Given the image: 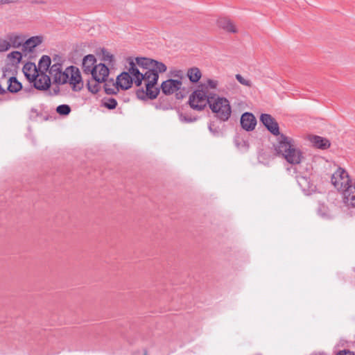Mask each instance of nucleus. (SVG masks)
<instances>
[{
	"label": "nucleus",
	"mask_w": 355,
	"mask_h": 355,
	"mask_svg": "<svg viewBox=\"0 0 355 355\" xmlns=\"http://www.w3.org/2000/svg\"><path fill=\"white\" fill-rule=\"evenodd\" d=\"M260 121L274 135L277 136L274 148L278 155H282L289 164H298L303 158L302 153L297 148L292 138L279 133V125L276 120L268 114H262Z\"/></svg>",
	"instance_id": "1"
},
{
	"label": "nucleus",
	"mask_w": 355,
	"mask_h": 355,
	"mask_svg": "<svg viewBox=\"0 0 355 355\" xmlns=\"http://www.w3.org/2000/svg\"><path fill=\"white\" fill-rule=\"evenodd\" d=\"M129 73H130L137 86L141 84L142 80L145 82L146 88L139 89L137 91V96L140 99H155V93L153 88L155 85V69H150L144 73L140 72L133 61L130 62Z\"/></svg>",
	"instance_id": "2"
},
{
	"label": "nucleus",
	"mask_w": 355,
	"mask_h": 355,
	"mask_svg": "<svg viewBox=\"0 0 355 355\" xmlns=\"http://www.w3.org/2000/svg\"><path fill=\"white\" fill-rule=\"evenodd\" d=\"M55 82L62 85L69 83L75 92L80 91L84 85L80 71L74 66L67 67L63 73L59 72L55 75Z\"/></svg>",
	"instance_id": "3"
},
{
	"label": "nucleus",
	"mask_w": 355,
	"mask_h": 355,
	"mask_svg": "<svg viewBox=\"0 0 355 355\" xmlns=\"http://www.w3.org/2000/svg\"><path fill=\"white\" fill-rule=\"evenodd\" d=\"M213 94L209 92L207 86L200 85L189 96V103L191 107L198 111L204 110L207 104L209 105Z\"/></svg>",
	"instance_id": "4"
},
{
	"label": "nucleus",
	"mask_w": 355,
	"mask_h": 355,
	"mask_svg": "<svg viewBox=\"0 0 355 355\" xmlns=\"http://www.w3.org/2000/svg\"><path fill=\"white\" fill-rule=\"evenodd\" d=\"M209 107L215 116L222 121H227L232 114V108L229 101L225 97L213 94L211 98Z\"/></svg>",
	"instance_id": "5"
},
{
	"label": "nucleus",
	"mask_w": 355,
	"mask_h": 355,
	"mask_svg": "<svg viewBox=\"0 0 355 355\" xmlns=\"http://www.w3.org/2000/svg\"><path fill=\"white\" fill-rule=\"evenodd\" d=\"M332 184L340 191L344 192V189L349 187L353 182L350 180L347 171L339 168L331 176Z\"/></svg>",
	"instance_id": "6"
},
{
	"label": "nucleus",
	"mask_w": 355,
	"mask_h": 355,
	"mask_svg": "<svg viewBox=\"0 0 355 355\" xmlns=\"http://www.w3.org/2000/svg\"><path fill=\"white\" fill-rule=\"evenodd\" d=\"M108 67L103 63L96 64L95 67H93V71L91 73L92 78L98 83H103L106 80V78L109 76Z\"/></svg>",
	"instance_id": "7"
},
{
	"label": "nucleus",
	"mask_w": 355,
	"mask_h": 355,
	"mask_svg": "<svg viewBox=\"0 0 355 355\" xmlns=\"http://www.w3.org/2000/svg\"><path fill=\"white\" fill-rule=\"evenodd\" d=\"M182 86V80L168 79L162 83L161 88L164 94L169 95L181 89Z\"/></svg>",
	"instance_id": "8"
},
{
	"label": "nucleus",
	"mask_w": 355,
	"mask_h": 355,
	"mask_svg": "<svg viewBox=\"0 0 355 355\" xmlns=\"http://www.w3.org/2000/svg\"><path fill=\"white\" fill-rule=\"evenodd\" d=\"M30 82L33 83L34 87L40 90H46L51 85L50 78L44 73H38L35 78H33Z\"/></svg>",
	"instance_id": "9"
},
{
	"label": "nucleus",
	"mask_w": 355,
	"mask_h": 355,
	"mask_svg": "<svg viewBox=\"0 0 355 355\" xmlns=\"http://www.w3.org/2000/svg\"><path fill=\"white\" fill-rule=\"evenodd\" d=\"M343 202L349 208H355V181L344 189Z\"/></svg>",
	"instance_id": "10"
},
{
	"label": "nucleus",
	"mask_w": 355,
	"mask_h": 355,
	"mask_svg": "<svg viewBox=\"0 0 355 355\" xmlns=\"http://www.w3.org/2000/svg\"><path fill=\"white\" fill-rule=\"evenodd\" d=\"M256 124V118L252 113L245 112L242 114L241 117V125L244 130L252 131L254 129Z\"/></svg>",
	"instance_id": "11"
},
{
	"label": "nucleus",
	"mask_w": 355,
	"mask_h": 355,
	"mask_svg": "<svg viewBox=\"0 0 355 355\" xmlns=\"http://www.w3.org/2000/svg\"><path fill=\"white\" fill-rule=\"evenodd\" d=\"M116 80L119 89H128L131 87L134 80L128 72H123L117 76Z\"/></svg>",
	"instance_id": "12"
},
{
	"label": "nucleus",
	"mask_w": 355,
	"mask_h": 355,
	"mask_svg": "<svg viewBox=\"0 0 355 355\" xmlns=\"http://www.w3.org/2000/svg\"><path fill=\"white\" fill-rule=\"evenodd\" d=\"M96 59L92 54L87 55L84 57L82 63L83 72L87 74H91L93 71V67H95Z\"/></svg>",
	"instance_id": "13"
},
{
	"label": "nucleus",
	"mask_w": 355,
	"mask_h": 355,
	"mask_svg": "<svg viewBox=\"0 0 355 355\" xmlns=\"http://www.w3.org/2000/svg\"><path fill=\"white\" fill-rule=\"evenodd\" d=\"M309 140L318 148L327 149L330 146V141L327 139L320 136L310 135L309 137Z\"/></svg>",
	"instance_id": "14"
},
{
	"label": "nucleus",
	"mask_w": 355,
	"mask_h": 355,
	"mask_svg": "<svg viewBox=\"0 0 355 355\" xmlns=\"http://www.w3.org/2000/svg\"><path fill=\"white\" fill-rule=\"evenodd\" d=\"M43 41L42 36H33L26 40L23 44V49L24 51H28V52H32L33 50L40 45Z\"/></svg>",
	"instance_id": "15"
},
{
	"label": "nucleus",
	"mask_w": 355,
	"mask_h": 355,
	"mask_svg": "<svg viewBox=\"0 0 355 355\" xmlns=\"http://www.w3.org/2000/svg\"><path fill=\"white\" fill-rule=\"evenodd\" d=\"M217 24L219 28L224 31L235 33L237 32V29L233 22L227 18H220L217 21Z\"/></svg>",
	"instance_id": "16"
},
{
	"label": "nucleus",
	"mask_w": 355,
	"mask_h": 355,
	"mask_svg": "<svg viewBox=\"0 0 355 355\" xmlns=\"http://www.w3.org/2000/svg\"><path fill=\"white\" fill-rule=\"evenodd\" d=\"M23 72L26 78L31 81L33 78H35V75L38 73L36 65L32 62H27L23 67Z\"/></svg>",
	"instance_id": "17"
},
{
	"label": "nucleus",
	"mask_w": 355,
	"mask_h": 355,
	"mask_svg": "<svg viewBox=\"0 0 355 355\" xmlns=\"http://www.w3.org/2000/svg\"><path fill=\"white\" fill-rule=\"evenodd\" d=\"M187 76L192 83H197L202 77V73L199 68L193 67L188 69Z\"/></svg>",
	"instance_id": "18"
},
{
	"label": "nucleus",
	"mask_w": 355,
	"mask_h": 355,
	"mask_svg": "<svg viewBox=\"0 0 355 355\" xmlns=\"http://www.w3.org/2000/svg\"><path fill=\"white\" fill-rule=\"evenodd\" d=\"M104 83L105 92L107 94H116L119 92L118 86L116 85V80L114 81L113 78H106Z\"/></svg>",
	"instance_id": "19"
},
{
	"label": "nucleus",
	"mask_w": 355,
	"mask_h": 355,
	"mask_svg": "<svg viewBox=\"0 0 355 355\" xmlns=\"http://www.w3.org/2000/svg\"><path fill=\"white\" fill-rule=\"evenodd\" d=\"M7 38L10 42V47L18 48L24 42V39L22 36L16 34H8Z\"/></svg>",
	"instance_id": "20"
},
{
	"label": "nucleus",
	"mask_w": 355,
	"mask_h": 355,
	"mask_svg": "<svg viewBox=\"0 0 355 355\" xmlns=\"http://www.w3.org/2000/svg\"><path fill=\"white\" fill-rule=\"evenodd\" d=\"M51 64V58L48 55H42L38 63V68L41 73L46 71Z\"/></svg>",
	"instance_id": "21"
},
{
	"label": "nucleus",
	"mask_w": 355,
	"mask_h": 355,
	"mask_svg": "<svg viewBox=\"0 0 355 355\" xmlns=\"http://www.w3.org/2000/svg\"><path fill=\"white\" fill-rule=\"evenodd\" d=\"M22 87L21 84L17 80L15 77H11L9 79V85L8 89L12 93H16L19 92Z\"/></svg>",
	"instance_id": "22"
},
{
	"label": "nucleus",
	"mask_w": 355,
	"mask_h": 355,
	"mask_svg": "<svg viewBox=\"0 0 355 355\" xmlns=\"http://www.w3.org/2000/svg\"><path fill=\"white\" fill-rule=\"evenodd\" d=\"M136 62L138 66L141 67L144 69H150V66L153 64V62H155V60H150L146 58H136ZM152 69H155L153 67Z\"/></svg>",
	"instance_id": "23"
},
{
	"label": "nucleus",
	"mask_w": 355,
	"mask_h": 355,
	"mask_svg": "<svg viewBox=\"0 0 355 355\" xmlns=\"http://www.w3.org/2000/svg\"><path fill=\"white\" fill-rule=\"evenodd\" d=\"M297 182L299 184V186L301 187V189L303 191H308L310 189V182L309 181L308 178L304 176H297Z\"/></svg>",
	"instance_id": "24"
},
{
	"label": "nucleus",
	"mask_w": 355,
	"mask_h": 355,
	"mask_svg": "<svg viewBox=\"0 0 355 355\" xmlns=\"http://www.w3.org/2000/svg\"><path fill=\"white\" fill-rule=\"evenodd\" d=\"M102 105L109 110H113L116 108L117 105V101L115 98H104L102 100Z\"/></svg>",
	"instance_id": "25"
},
{
	"label": "nucleus",
	"mask_w": 355,
	"mask_h": 355,
	"mask_svg": "<svg viewBox=\"0 0 355 355\" xmlns=\"http://www.w3.org/2000/svg\"><path fill=\"white\" fill-rule=\"evenodd\" d=\"M236 79L238 80V82L241 84L242 85H244L248 87H252L253 86L252 82L249 78H245L241 74H236L235 76Z\"/></svg>",
	"instance_id": "26"
},
{
	"label": "nucleus",
	"mask_w": 355,
	"mask_h": 355,
	"mask_svg": "<svg viewBox=\"0 0 355 355\" xmlns=\"http://www.w3.org/2000/svg\"><path fill=\"white\" fill-rule=\"evenodd\" d=\"M71 107L69 105L66 104L60 105L56 108V112L62 116H67L71 112Z\"/></svg>",
	"instance_id": "27"
},
{
	"label": "nucleus",
	"mask_w": 355,
	"mask_h": 355,
	"mask_svg": "<svg viewBox=\"0 0 355 355\" xmlns=\"http://www.w3.org/2000/svg\"><path fill=\"white\" fill-rule=\"evenodd\" d=\"M99 83H100L96 82L94 79L92 81H88L87 85L89 91L93 94H96L100 89Z\"/></svg>",
	"instance_id": "28"
},
{
	"label": "nucleus",
	"mask_w": 355,
	"mask_h": 355,
	"mask_svg": "<svg viewBox=\"0 0 355 355\" xmlns=\"http://www.w3.org/2000/svg\"><path fill=\"white\" fill-rule=\"evenodd\" d=\"M10 42H9L8 38L3 39L0 38V52H4L10 49Z\"/></svg>",
	"instance_id": "29"
},
{
	"label": "nucleus",
	"mask_w": 355,
	"mask_h": 355,
	"mask_svg": "<svg viewBox=\"0 0 355 355\" xmlns=\"http://www.w3.org/2000/svg\"><path fill=\"white\" fill-rule=\"evenodd\" d=\"M170 76L177 78L176 80H180L182 81L184 78V72L180 69H173L170 71Z\"/></svg>",
	"instance_id": "30"
},
{
	"label": "nucleus",
	"mask_w": 355,
	"mask_h": 355,
	"mask_svg": "<svg viewBox=\"0 0 355 355\" xmlns=\"http://www.w3.org/2000/svg\"><path fill=\"white\" fill-rule=\"evenodd\" d=\"M8 58L16 60L17 63H19L22 59V55L19 51H12L8 54Z\"/></svg>",
	"instance_id": "31"
},
{
	"label": "nucleus",
	"mask_w": 355,
	"mask_h": 355,
	"mask_svg": "<svg viewBox=\"0 0 355 355\" xmlns=\"http://www.w3.org/2000/svg\"><path fill=\"white\" fill-rule=\"evenodd\" d=\"M50 72L52 75L54 76V80H55V75H57L59 72L63 73L61 69V65L59 64H55L51 66Z\"/></svg>",
	"instance_id": "32"
},
{
	"label": "nucleus",
	"mask_w": 355,
	"mask_h": 355,
	"mask_svg": "<svg viewBox=\"0 0 355 355\" xmlns=\"http://www.w3.org/2000/svg\"><path fill=\"white\" fill-rule=\"evenodd\" d=\"M167 67L163 62L157 61V80H158V73H164L166 71Z\"/></svg>",
	"instance_id": "33"
},
{
	"label": "nucleus",
	"mask_w": 355,
	"mask_h": 355,
	"mask_svg": "<svg viewBox=\"0 0 355 355\" xmlns=\"http://www.w3.org/2000/svg\"><path fill=\"white\" fill-rule=\"evenodd\" d=\"M205 85L207 86V89L209 90V87L211 89H216L218 85V82L216 80L208 79L207 84Z\"/></svg>",
	"instance_id": "34"
},
{
	"label": "nucleus",
	"mask_w": 355,
	"mask_h": 355,
	"mask_svg": "<svg viewBox=\"0 0 355 355\" xmlns=\"http://www.w3.org/2000/svg\"><path fill=\"white\" fill-rule=\"evenodd\" d=\"M103 59L104 61L112 62L113 60V55L107 51H103Z\"/></svg>",
	"instance_id": "35"
},
{
	"label": "nucleus",
	"mask_w": 355,
	"mask_h": 355,
	"mask_svg": "<svg viewBox=\"0 0 355 355\" xmlns=\"http://www.w3.org/2000/svg\"><path fill=\"white\" fill-rule=\"evenodd\" d=\"M214 125L213 123H210L209 125V130L211 132L213 133V135H217L219 133V130H218V128H214Z\"/></svg>",
	"instance_id": "36"
},
{
	"label": "nucleus",
	"mask_w": 355,
	"mask_h": 355,
	"mask_svg": "<svg viewBox=\"0 0 355 355\" xmlns=\"http://www.w3.org/2000/svg\"><path fill=\"white\" fill-rule=\"evenodd\" d=\"M336 355H355L352 352L349 350H342L337 353Z\"/></svg>",
	"instance_id": "37"
},
{
	"label": "nucleus",
	"mask_w": 355,
	"mask_h": 355,
	"mask_svg": "<svg viewBox=\"0 0 355 355\" xmlns=\"http://www.w3.org/2000/svg\"><path fill=\"white\" fill-rule=\"evenodd\" d=\"M18 0H0V6L9 3H16Z\"/></svg>",
	"instance_id": "38"
},
{
	"label": "nucleus",
	"mask_w": 355,
	"mask_h": 355,
	"mask_svg": "<svg viewBox=\"0 0 355 355\" xmlns=\"http://www.w3.org/2000/svg\"><path fill=\"white\" fill-rule=\"evenodd\" d=\"M176 97L177 98H182L184 97V95L182 94L181 92L176 93Z\"/></svg>",
	"instance_id": "39"
},
{
	"label": "nucleus",
	"mask_w": 355,
	"mask_h": 355,
	"mask_svg": "<svg viewBox=\"0 0 355 355\" xmlns=\"http://www.w3.org/2000/svg\"><path fill=\"white\" fill-rule=\"evenodd\" d=\"M184 120H185L186 121H188V122H191V121H193V119H187V118H184Z\"/></svg>",
	"instance_id": "40"
},
{
	"label": "nucleus",
	"mask_w": 355,
	"mask_h": 355,
	"mask_svg": "<svg viewBox=\"0 0 355 355\" xmlns=\"http://www.w3.org/2000/svg\"><path fill=\"white\" fill-rule=\"evenodd\" d=\"M159 89H158L157 88V92H156V94L157 95V94H159Z\"/></svg>",
	"instance_id": "41"
},
{
	"label": "nucleus",
	"mask_w": 355,
	"mask_h": 355,
	"mask_svg": "<svg viewBox=\"0 0 355 355\" xmlns=\"http://www.w3.org/2000/svg\"><path fill=\"white\" fill-rule=\"evenodd\" d=\"M58 90H59L58 89V90H57V89H55V93H56V94H57V92H58Z\"/></svg>",
	"instance_id": "42"
},
{
	"label": "nucleus",
	"mask_w": 355,
	"mask_h": 355,
	"mask_svg": "<svg viewBox=\"0 0 355 355\" xmlns=\"http://www.w3.org/2000/svg\"><path fill=\"white\" fill-rule=\"evenodd\" d=\"M144 355H147L146 353Z\"/></svg>",
	"instance_id": "43"
}]
</instances>
